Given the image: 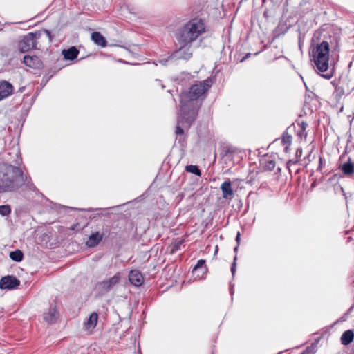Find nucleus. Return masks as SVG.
Returning a JSON list of instances; mask_svg holds the SVG:
<instances>
[{"label":"nucleus","mask_w":354,"mask_h":354,"mask_svg":"<svg viewBox=\"0 0 354 354\" xmlns=\"http://www.w3.org/2000/svg\"><path fill=\"white\" fill-rule=\"evenodd\" d=\"M277 171H278V172H279V171H281V169H280V168H278V169H277Z\"/></svg>","instance_id":"44"},{"label":"nucleus","mask_w":354,"mask_h":354,"mask_svg":"<svg viewBox=\"0 0 354 354\" xmlns=\"http://www.w3.org/2000/svg\"><path fill=\"white\" fill-rule=\"evenodd\" d=\"M91 39L97 46L106 47L107 41L105 37L99 32H94L91 34Z\"/></svg>","instance_id":"18"},{"label":"nucleus","mask_w":354,"mask_h":354,"mask_svg":"<svg viewBox=\"0 0 354 354\" xmlns=\"http://www.w3.org/2000/svg\"><path fill=\"white\" fill-rule=\"evenodd\" d=\"M180 47L173 52L169 59H183L189 60L192 58L193 53L191 49L192 44L178 43Z\"/></svg>","instance_id":"7"},{"label":"nucleus","mask_w":354,"mask_h":354,"mask_svg":"<svg viewBox=\"0 0 354 354\" xmlns=\"http://www.w3.org/2000/svg\"><path fill=\"white\" fill-rule=\"evenodd\" d=\"M11 213V207L9 205H0V214L1 216H8Z\"/></svg>","instance_id":"27"},{"label":"nucleus","mask_w":354,"mask_h":354,"mask_svg":"<svg viewBox=\"0 0 354 354\" xmlns=\"http://www.w3.org/2000/svg\"><path fill=\"white\" fill-rule=\"evenodd\" d=\"M53 35L50 30L42 29L34 32H28L24 35L18 41L17 48L21 53H25L32 49H41L46 44L50 46Z\"/></svg>","instance_id":"3"},{"label":"nucleus","mask_w":354,"mask_h":354,"mask_svg":"<svg viewBox=\"0 0 354 354\" xmlns=\"http://www.w3.org/2000/svg\"><path fill=\"white\" fill-rule=\"evenodd\" d=\"M221 189L223 198L227 199L234 195V191L232 188V183L230 180L224 181L221 185Z\"/></svg>","instance_id":"16"},{"label":"nucleus","mask_w":354,"mask_h":354,"mask_svg":"<svg viewBox=\"0 0 354 354\" xmlns=\"http://www.w3.org/2000/svg\"><path fill=\"white\" fill-rule=\"evenodd\" d=\"M312 151H310L306 157H304L302 160V166L306 167L308 164L311 161Z\"/></svg>","instance_id":"28"},{"label":"nucleus","mask_w":354,"mask_h":354,"mask_svg":"<svg viewBox=\"0 0 354 354\" xmlns=\"http://www.w3.org/2000/svg\"><path fill=\"white\" fill-rule=\"evenodd\" d=\"M325 160L322 157H319V166L317 169V171H321L324 163Z\"/></svg>","instance_id":"33"},{"label":"nucleus","mask_w":354,"mask_h":354,"mask_svg":"<svg viewBox=\"0 0 354 354\" xmlns=\"http://www.w3.org/2000/svg\"><path fill=\"white\" fill-rule=\"evenodd\" d=\"M21 158L20 159V160L19 162H16V164L19 165L21 163Z\"/></svg>","instance_id":"41"},{"label":"nucleus","mask_w":354,"mask_h":354,"mask_svg":"<svg viewBox=\"0 0 354 354\" xmlns=\"http://www.w3.org/2000/svg\"><path fill=\"white\" fill-rule=\"evenodd\" d=\"M205 260H203V259L198 260L196 265L194 267V268L192 270V272L194 274H195L198 271L201 270L202 275H203L207 271V268L205 267Z\"/></svg>","instance_id":"21"},{"label":"nucleus","mask_w":354,"mask_h":354,"mask_svg":"<svg viewBox=\"0 0 354 354\" xmlns=\"http://www.w3.org/2000/svg\"><path fill=\"white\" fill-rule=\"evenodd\" d=\"M185 171L192 174H194L198 176H201V171L198 169V166L189 165L185 167Z\"/></svg>","instance_id":"25"},{"label":"nucleus","mask_w":354,"mask_h":354,"mask_svg":"<svg viewBox=\"0 0 354 354\" xmlns=\"http://www.w3.org/2000/svg\"><path fill=\"white\" fill-rule=\"evenodd\" d=\"M197 116L187 111H184L183 109L180 108L177 117L176 133L177 135H183L184 133L183 129H189L196 120Z\"/></svg>","instance_id":"6"},{"label":"nucleus","mask_w":354,"mask_h":354,"mask_svg":"<svg viewBox=\"0 0 354 354\" xmlns=\"http://www.w3.org/2000/svg\"><path fill=\"white\" fill-rule=\"evenodd\" d=\"M263 15H264V16H266V15H268V13H267V12H265Z\"/></svg>","instance_id":"43"},{"label":"nucleus","mask_w":354,"mask_h":354,"mask_svg":"<svg viewBox=\"0 0 354 354\" xmlns=\"http://www.w3.org/2000/svg\"><path fill=\"white\" fill-rule=\"evenodd\" d=\"M341 169L345 175H351L354 173V164L349 160L343 164Z\"/></svg>","instance_id":"22"},{"label":"nucleus","mask_w":354,"mask_h":354,"mask_svg":"<svg viewBox=\"0 0 354 354\" xmlns=\"http://www.w3.org/2000/svg\"><path fill=\"white\" fill-rule=\"evenodd\" d=\"M297 136L300 138H306V136H307V133L306 131H304V133H302V129L299 128V129L297 131Z\"/></svg>","instance_id":"34"},{"label":"nucleus","mask_w":354,"mask_h":354,"mask_svg":"<svg viewBox=\"0 0 354 354\" xmlns=\"http://www.w3.org/2000/svg\"><path fill=\"white\" fill-rule=\"evenodd\" d=\"M205 32V25L201 19L194 18L178 29L176 37L178 43L192 44Z\"/></svg>","instance_id":"4"},{"label":"nucleus","mask_w":354,"mask_h":354,"mask_svg":"<svg viewBox=\"0 0 354 354\" xmlns=\"http://www.w3.org/2000/svg\"><path fill=\"white\" fill-rule=\"evenodd\" d=\"M301 156H302V149H301V148H299L296 151L295 160H301Z\"/></svg>","instance_id":"32"},{"label":"nucleus","mask_w":354,"mask_h":354,"mask_svg":"<svg viewBox=\"0 0 354 354\" xmlns=\"http://www.w3.org/2000/svg\"><path fill=\"white\" fill-rule=\"evenodd\" d=\"M22 189L37 192L31 177L18 166L3 163L0 170V194L15 192Z\"/></svg>","instance_id":"1"},{"label":"nucleus","mask_w":354,"mask_h":354,"mask_svg":"<svg viewBox=\"0 0 354 354\" xmlns=\"http://www.w3.org/2000/svg\"><path fill=\"white\" fill-rule=\"evenodd\" d=\"M217 250H218V247L216 246V250H215L216 252H217Z\"/></svg>","instance_id":"45"},{"label":"nucleus","mask_w":354,"mask_h":354,"mask_svg":"<svg viewBox=\"0 0 354 354\" xmlns=\"http://www.w3.org/2000/svg\"><path fill=\"white\" fill-rule=\"evenodd\" d=\"M292 137L288 133V131H285L281 138V143L285 145H290L292 143Z\"/></svg>","instance_id":"26"},{"label":"nucleus","mask_w":354,"mask_h":354,"mask_svg":"<svg viewBox=\"0 0 354 354\" xmlns=\"http://www.w3.org/2000/svg\"><path fill=\"white\" fill-rule=\"evenodd\" d=\"M236 259H237V256L236 254L234 256V259H233V263L232 264V266H231V272H232V274L234 276V274H235V272H236Z\"/></svg>","instance_id":"30"},{"label":"nucleus","mask_w":354,"mask_h":354,"mask_svg":"<svg viewBox=\"0 0 354 354\" xmlns=\"http://www.w3.org/2000/svg\"><path fill=\"white\" fill-rule=\"evenodd\" d=\"M336 91L338 92L339 94H344V89L340 86L336 88Z\"/></svg>","instance_id":"37"},{"label":"nucleus","mask_w":354,"mask_h":354,"mask_svg":"<svg viewBox=\"0 0 354 354\" xmlns=\"http://www.w3.org/2000/svg\"><path fill=\"white\" fill-rule=\"evenodd\" d=\"M86 225L80 226L79 223L73 224L71 226L70 229L74 231H80L85 227Z\"/></svg>","instance_id":"29"},{"label":"nucleus","mask_w":354,"mask_h":354,"mask_svg":"<svg viewBox=\"0 0 354 354\" xmlns=\"http://www.w3.org/2000/svg\"><path fill=\"white\" fill-rule=\"evenodd\" d=\"M329 44L324 41L321 44H317L310 53L317 68L321 72H325L328 68L329 61Z\"/></svg>","instance_id":"5"},{"label":"nucleus","mask_w":354,"mask_h":354,"mask_svg":"<svg viewBox=\"0 0 354 354\" xmlns=\"http://www.w3.org/2000/svg\"><path fill=\"white\" fill-rule=\"evenodd\" d=\"M353 339L354 332L352 330H347L341 336V343L344 346H347L353 341Z\"/></svg>","instance_id":"20"},{"label":"nucleus","mask_w":354,"mask_h":354,"mask_svg":"<svg viewBox=\"0 0 354 354\" xmlns=\"http://www.w3.org/2000/svg\"><path fill=\"white\" fill-rule=\"evenodd\" d=\"M212 80L208 78L204 81L192 84L188 91L180 95V108L184 111H189L198 115L206 92L212 86Z\"/></svg>","instance_id":"2"},{"label":"nucleus","mask_w":354,"mask_h":354,"mask_svg":"<svg viewBox=\"0 0 354 354\" xmlns=\"http://www.w3.org/2000/svg\"><path fill=\"white\" fill-rule=\"evenodd\" d=\"M129 280L135 286H140L144 281L142 273L137 270H131L129 274Z\"/></svg>","instance_id":"12"},{"label":"nucleus","mask_w":354,"mask_h":354,"mask_svg":"<svg viewBox=\"0 0 354 354\" xmlns=\"http://www.w3.org/2000/svg\"><path fill=\"white\" fill-rule=\"evenodd\" d=\"M79 54V50L76 47L72 46L68 49H65L62 50V55L65 59L67 60H73L75 59Z\"/></svg>","instance_id":"19"},{"label":"nucleus","mask_w":354,"mask_h":354,"mask_svg":"<svg viewBox=\"0 0 354 354\" xmlns=\"http://www.w3.org/2000/svg\"><path fill=\"white\" fill-rule=\"evenodd\" d=\"M14 87L10 82L5 80L0 82V101L12 95Z\"/></svg>","instance_id":"11"},{"label":"nucleus","mask_w":354,"mask_h":354,"mask_svg":"<svg viewBox=\"0 0 354 354\" xmlns=\"http://www.w3.org/2000/svg\"><path fill=\"white\" fill-rule=\"evenodd\" d=\"M120 280V274L118 272L108 280H104L98 283V288L102 292H109L114 286L118 284Z\"/></svg>","instance_id":"9"},{"label":"nucleus","mask_w":354,"mask_h":354,"mask_svg":"<svg viewBox=\"0 0 354 354\" xmlns=\"http://www.w3.org/2000/svg\"><path fill=\"white\" fill-rule=\"evenodd\" d=\"M301 354H310V352L305 351L303 353H301Z\"/></svg>","instance_id":"40"},{"label":"nucleus","mask_w":354,"mask_h":354,"mask_svg":"<svg viewBox=\"0 0 354 354\" xmlns=\"http://www.w3.org/2000/svg\"><path fill=\"white\" fill-rule=\"evenodd\" d=\"M23 63L28 67L39 69L43 67V62L40 58L36 55L30 56L25 55L24 57Z\"/></svg>","instance_id":"10"},{"label":"nucleus","mask_w":354,"mask_h":354,"mask_svg":"<svg viewBox=\"0 0 354 354\" xmlns=\"http://www.w3.org/2000/svg\"><path fill=\"white\" fill-rule=\"evenodd\" d=\"M21 282L13 275H7L0 279V288L12 290L17 288Z\"/></svg>","instance_id":"8"},{"label":"nucleus","mask_w":354,"mask_h":354,"mask_svg":"<svg viewBox=\"0 0 354 354\" xmlns=\"http://www.w3.org/2000/svg\"><path fill=\"white\" fill-rule=\"evenodd\" d=\"M238 248H239V245H237L234 248V251L236 253L237 251H238Z\"/></svg>","instance_id":"39"},{"label":"nucleus","mask_w":354,"mask_h":354,"mask_svg":"<svg viewBox=\"0 0 354 354\" xmlns=\"http://www.w3.org/2000/svg\"><path fill=\"white\" fill-rule=\"evenodd\" d=\"M300 166H302V160H289L286 163V167L289 171V173L292 174L294 171L295 174H298L301 171Z\"/></svg>","instance_id":"15"},{"label":"nucleus","mask_w":354,"mask_h":354,"mask_svg":"<svg viewBox=\"0 0 354 354\" xmlns=\"http://www.w3.org/2000/svg\"><path fill=\"white\" fill-rule=\"evenodd\" d=\"M298 126L300 129H302V133H304V131H306V127H308V124L306 122L302 121L301 122V123H298Z\"/></svg>","instance_id":"31"},{"label":"nucleus","mask_w":354,"mask_h":354,"mask_svg":"<svg viewBox=\"0 0 354 354\" xmlns=\"http://www.w3.org/2000/svg\"><path fill=\"white\" fill-rule=\"evenodd\" d=\"M10 258L16 262H21L24 258V254L20 250H15L10 253Z\"/></svg>","instance_id":"24"},{"label":"nucleus","mask_w":354,"mask_h":354,"mask_svg":"<svg viewBox=\"0 0 354 354\" xmlns=\"http://www.w3.org/2000/svg\"><path fill=\"white\" fill-rule=\"evenodd\" d=\"M58 313L56 306L50 304L48 311L44 313V319L49 324L54 323L57 319Z\"/></svg>","instance_id":"14"},{"label":"nucleus","mask_w":354,"mask_h":354,"mask_svg":"<svg viewBox=\"0 0 354 354\" xmlns=\"http://www.w3.org/2000/svg\"><path fill=\"white\" fill-rule=\"evenodd\" d=\"M289 146H290V145H285V147H284V149H283V150H284V152L288 153V152L289 151V149H289Z\"/></svg>","instance_id":"38"},{"label":"nucleus","mask_w":354,"mask_h":354,"mask_svg":"<svg viewBox=\"0 0 354 354\" xmlns=\"http://www.w3.org/2000/svg\"><path fill=\"white\" fill-rule=\"evenodd\" d=\"M240 240H241V234H240V232H239L236 236V241L238 245H239Z\"/></svg>","instance_id":"36"},{"label":"nucleus","mask_w":354,"mask_h":354,"mask_svg":"<svg viewBox=\"0 0 354 354\" xmlns=\"http://www.w3.org/2000/svg\"><path fill=\"white\" fill-rule=\"evenodd\" d=\"M261 165L264 171H272L275 167V162L272 160L265 159L262 161Z\"/></svg>","instance_id":"23"},{"label":"nucleus","mask_w":354,"mask_h":354,"mask_svg":"<svg viewBox=\"0 0 354 354\" xmlns=\"http://www.w3.org/2000/svg\"><path fill=\"white\" fill-rule=\"evenodd\" d=\"M354 88V83L351 85V89Z\"/></svg>","instance_id":"42"},{"label":"nucleus","mask_w":354,"mask_h":354,"mask_svg":"<svg viewBox=\"0 0 354 354\" xmlns=\"http://www.w3.org/2000/svg\"><path fill=\"white\" fill-rule=\"evenodd\" d=\"M104 235V233H100L99 232H93L89 235L88 239L86 242V245L88 248H94L97 246L102 240Z\"/></svg>","instance_id":"13"},{"label":"nucleus","mask_w":354,"mask_h":354,"mask_svg":"<svg viewBox=\"0 0 354 354\" xmlns=\"http://www.w3.org/2000/svg\"><path fill=\"white\" fill-rule=\"evenodd\" d=\"M98 315L97 313H92L86 321L84 322V327L86 330H93L95 328L97 324Z\"/></svg>","instance_id":"17"},{"label":"nucleus","mask_w":354,"mask_h":354,"mask_svg":"<svg viewBox=\"0 0 354 354\" xmlns=\"http://www.w3.org/2000/svg\"><path fill=\"white\" fill-rule=\"evenodd\" d=\"M322 77L327 80H330L333 77V73H327L326 74H323Z\"/></svg>","instance_id":"35"}]
</instances>
